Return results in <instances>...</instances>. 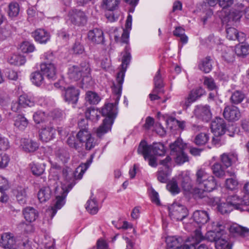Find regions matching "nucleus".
<instances>
[{
    "instance_id": "nucleus-1",
    "label": "nucleus",
    "mask_w": 249,
    "mask_h": 249,
    "mask_svg": "<svg viewBox=\"0 0 249 249\" xmlns=\"http://www.w3.org/2000/svg\"><path fill=\"white\" fill-rule=\"evenodd\" d=\"M111 89L114 96H115V103L106 104L102 109V115L107 116V117L104 120L102 124L96 130V135L99 138L102 137L105 134L111 130L114 119L117 115L116 106L119 103L121 96L122 91H121L120 95L118 99V94L113 91V85L111 86Z\"/></svg>"
},
{
    "instance_id": "nucleus-2",
    "label": "nucleus",
    "mask_w": 249,
    "mask_h": 249,
    "mask_svg": "<svg viewBox=\"0 0 249 249\" xmlns=\"http://www.w3.org/2000/svg\"><path fill=\"white\" fill-rule=\"evenodd\" d=\"M130 50V48L127 45L125 48V53L122 58L121 68L120 71L117 73L116 81L113 82V90L114 92L118 94V99L119 97L121 90H122V85L124 82L125 72L131 59Z\"/></svg>"
},
{
    "instance_id": "nucleus-3",
    "label": "nucleus",
    "mask_w": 249,
    "mask_h": 249,
    "mask_svg": "<svg viewBox=\"0 0 249 249\" xmlns=\"http://www.w3.org/2000/svg\"><path fill=\"white\" fill-rule=\"evenodd\" d=\"M65 182L61 183V186L59 188L56 186L55 188V193L56 194V202L53 207L51 209L52 215L53 218L56 214L57 210L60 209L65 204V198L66 197L68 192L72 189L74 184H72L68 179L66 178Z\"/></svg>"
},
{
    "instance_id": "nucleus-4",
    "label": "nucleus",
    "mask_w": 249,
    "mask_h": 249,
    "mask_svg": "<svg viewBox=\"0 0 249 249\" xmlns=\"http://www.w3.org/2000/svg\"><path fill=\"white\" fill-rule=\"evenodd\" d=\"M166 150L164 145L160 142L148 145L144 140L141 142L137 150L138 154L143 156H164Z\"/></svg>"
},
{
    "instance_id": "nucleus-5",
    "label": "nucleus",
    "mask_w": 249,
    "mask_h": 249,
    "mask_svg": "<svg viewBox=\"0 0 249 249\" xmlns=\"http://www.w3.org/2000/svg\"><path fill=\"white\" fill-rule=\"evenodd\" d=\"M88 121L87 120L81 119L78 123L80 130L77 134V138L81 143H85V148L89 150L93 148L96 144L94 139L91 136L90 132L88 130L87 126Z\"/></svg>"
},
{
    "instance_id": "nucleus-6",
    "label": "nucleus",
    "mask_w": 249,
    "mask_h": 249,
    "mask_svg": "<svg viewBox=\"0 0 249 249\" xmlns=\"http://www.w3.org/2000/svg\"><path fill=\"white\" fill-rule=\"evenodd\" d=\"M243 13L245 14L246 18L249 19V7L244 10L242 3H236L234 5L233 10L228 15L225 16L222 21L223 23H228V25L233 24L234 22L240 19Z\"/></svg>"
},
{
    "instance_id": "nucleus-7",
    "label": "nucleus",
    "mask_w": 249,
    "mask_h": 249,
    "mask_svg": "<svg viewBox=\"0 0 249 249\" xmlns=\"http://www.w3.org/2000/svg\"><path fill=\"white\" fill-rule=\"evenodd\" d=\"M90 68L88 63H84L79 67L72 66L69 68L68 75L73 81H77L81 77L89 78L90 75Z\"/></svg>"
},
{
    "instance_id": "nucleus-8",
    "label": "nucleus",
    "mask_w": 249,
    "mask_h": 249,
    "mask_svg": "<svg viewBox=\"0 0 249 249\" xmlns=\"http://www.w3.org/2000/svg\"><path fill=\"white\" fill-rule=\"evenodd\" d=\"M169 215L174 221H181L188 215V210L184 206L173 203L168 208Z\"/></svg>"
},
{
    "instance_id": "nucleus-9",
    "label": "nucleus",
    "mask_w": 249,
    "mask_h": 249,
    "mask_svg": "<svg viewBox=\"0 0 249 249\" xmlns=\"http://www.w3.org/2000/svg\"><path fill=\"white\" fill-rule=\"evenodd\" d=\"M212 230L208 231L206 235V238L210 242H215L219 238L224 236L225 233L224 226L219 222H213Z\"/></svg>"
},
{
    "instance_id": "nucleus-10",
    "label": "nucleus",
    "mask_w": 249,
    "mask_h": 249,
    "mask_svg": "<svg viewBox=\"0 0 249 249\" xmlns=\"http://www.w3.org/2000/svg\"><path fill=\"white\" fill-rule=\"evenodd\" d=\"M246 197L244 196L242 198L236 195H233L229 196L226 201L232 206V209L243 211L245 210L246 206H249V196L247 199H246Z\"/></svg>"
},
{
    "instance_id": "nucleus-11",
    "label": "nucleus",
    "mask_w": 249,
    "mask_h": 249,
    "mask_svg": "<svg viewBox=\"0 0 249 249\" xmlns=\"http://www.w3.org/2000/svg\"><path fill=\"white\" fill-rule=\"evenodd\" d=\"M68 17L72 24L78 26L84 25L87 21L85 13L80 10L71 9L68 13Z\"/></svg>"
},
{
    "instance_id": "nucleus-12",
    "label": "nucleus",
    "mask_w": 249,
    "mask_h": 249,
    "mask_svg": "<svg viewBox=\"0 0 249 249\" xmlns=\"http://www.w3.org/2000/svg\"><path fill=\"white\" fill-rule=\"evenodd\" d=\"M211 128L213 135L222 136L227 129L226 123L222 118L216 117L211 123Z\"/></svg>"
},
{
    "instance_id": "nucleus-13",
    "label": "nucleus",
    "mask_w": 249,
    "mask_h": 249,
    "mask_svg": "<svg viewBox=\"0 0 249 249\" xmlns=\"http://www.w3.org/2000/svg\"><path fill=\"white\" fill-rule=\"evenodd\" d=\"M223 115L226 120L230 121H237L241 116L239 108L233 105L227 106L224 108Z\"/></svg>"
},
{
    "instance_id": "nucleus-14",
    "label": "nucleus",
    "mask_w": 249,
    "mask_h": 249,
    "mask_svg": "<svg viewBox=\"0 0 249 249\" xmlns=\"http://www.w3.org/2000/svg\"><path fill=\"white\" fill-rule=\"evenodd\" d=\"M223 17H220L221 18V20H222V19L224 18ZM235 22H234L233 23H234ZM222 23L224 24H226L227 26H229L230 25H234L231 24V25H228V23L222 22ZM226 34H227V37L229 40H237L239 42H243L245 40V34L242 32H238L237 30H236L235 28L231 27H226Z\"/></svg>"
},
{
    "instance_id": "nucleus-15",
    "label": "nucleus",
    "mask_w": 249,
    "mask_h": 249,
    "mask_svg": "<svg viewBox=\"0 0 249 249\" xmlns=\"http://www.w3.org/2000/svg\"><path fill=\"white\" fill-rule=\"evenodd\" d=\"M187 144L184 143L179 138L170 144L171 154L175 156H187L186 152Z\"/></svg>"
},
{
    "instance_id": "nucleus-16",
    "label": "nucleus",
    "mask_w": 249,
    "mask_h": 249,
    "mask_svg": "<svg viewBox=\"0 0 249 249\" xmlns=\"http://www.w3.org/2000/svg\"><path fill=\"white\" fill-rule=\"evenodd\" d=\"M62 94L66 101L69 103L75 104L78 100L79 91L74 87L69 86L64 88Z\"/></svg>"
},
{
    "instance_id": "nucleus-17",
    "label": "nucleus",
    "mask_w": 249,
    "mask_h": 249,
    "mask_svg": "<svg viewBox=\"0 0 249 249\" xmlns=\"http://www.w3.org/2000/svg\"><path fill=\"white\" fill-rule=\"evenodd\" d=\"M196 117L205 122L209 121L212 118V113L209 106H198L194 110Z\"/></svg>"
},
{
    "instance_id": "nucleus-18",
    "label": "nucleus",
    "mask_w": 249,
    "mask_h": 249,
    "mask_svg": "<svg viewBox=\"0 0 249 249\" xmlns=\"http://www.w3.org/2000/svg\"><path fill=\"white\" fill-rule=\"evenodd\" d=\"M40 70L43 74L49 79H55L56 68L53 63L43 62L40 65Z\"/></svg>"
},
{
    "instance_id": "nucleus-19",
    "label": "nucleus",
    "mask_w": 249,
    "mask_h": 249,
    "mask_svg": "<svg viewBox=\"0 0 249 249\" xmlns=\"http://www.w3.org/2000/svg\"><path fill=\"white\" fill-rule=\"evenodd\" d=\"M132 23L126 22L125 29L123 30L121 37L117 34L118 29H115L114 32V38L116 42L127 44L129 41V30L131 28Z\"/></svg>"
},
{
    "instance_id": "nucleus-20",
    "label": "nucleus",
    "mask_w": 249,
    "mask_h": 249,
    "mask_svg": "<svg viewBox=\"0 0 249 249\" xmlns=\"http://www.w3.org/2000/svg\"><path fill=\"white\" fill-rule=\"evenodd\" d=\"M205 93V90L201 87H199L191 91L188 97L185 99L184 104L186 107H188L191 104L196 101L201 96Z\"/></svg>"
},
{
    "instance_id": "nucleus-21",
    "label": "nucleus",
    "mask_w": 249,
    "mask_h": 249,
    "mask_svg": "<svg viewBox=\"0 0 249 249\" xmlns=\"http://www.w3.org/2000/svg\"><path fill=\"white\" fill-rule=\"evenodd\" d=\"M88 38L93 43L100 44L104 39L103 32L98 28H94L90 30L88 34Z\"/></svg>"
},
{
    "instance_id": "nucleus-22",
    "label": "nucleus",
    "mask_w": 249,
    "mask_h": 249,
    "mask_svg": "<svg viewBox=\"0 0 249 249\" xmlns=\"http://www.w3.org/2000/svg\"><path fill=\"white\" fill-rule=\"evenodd\" d=\"M55 129L52 126L41 128L39 136L40 140L44 142H48L54 138Z\"/></svg>"
},
{
    "instance_id": "nucleus-23",
    "label": "nucleus",
    "mask_w": 249,
    "mask_h": 249,
    "mask_svg": "<svg viewBox=\"0 0 249 249\" xmlns=\"http://www.w3.org/2000/svg\"><path fill=\"white\" fill-rule=\"evenodd\" d=\"M22 214L25 220L29 223L35 221L38 216L37 211L32 207L24 208L22 210Z\"/></svg>"
},
{
    "instance_id": "nucleus-24",
    "label": "nucleus",
    "mask_w": 249,
    "mask_h": 249,
    "mask_svg": "<svg viewBox=\"0 0 249 249\" xmlns=\"http://www.w3.org/2000/svg\"><path fill=\"white\" fill-rule=\"evenodd\" d=\"M193 217L195 222L199 225H204L210 220L208 212L202 210H196L194 212Z\"/></svg>"
},
{
    "instance_id": "nucleus-25",
    "label": "nucleus",
    "mask_w": 249,
    "mask_h": 249,
    "mask_svg": "<svg viewBox=\"0 0 249 249\" xmlns=\"http://www.w3.org/2000/svg\"><path fill=\"white\" fill-rule=\"evenodd\" d=\"M212 199L213 205H217L218 211L222 214L229 213L232 210V206H231L227 201L226 203H222L221 199L217 197H213Z\"/></svg>"
},
{
    "instance_id": "nucleus-26",
    "label": "nucleus",
    "mask_w": 249,
    "mask_h": 249,
    "mask_svg": "<svg viewBox=\"0 0 249 249\" xmlns=\"http://www.w3.org/2000/svg\"><path fill=\"white\" fill-rule=\"evenodd\" d=\"M230 232L234 236L246 237L249 235V229L238 224H233L229 228Z\"/></svg>"
},
{
    "instance_id": "nucleus-27",
    "label": "nucleus",
    "mask_w": 249,
    "mask_h": 249,
    "mask_svg": "<svg viewBox=\"0 0 249 249\" xmlns=\"http://www.w3.org/2000/svg\"><path fill=\"white\" fill-rule=\"evenodd\" d=\"M0 243L5 249L12 248L16 243V239L13 233L4 232L1 234Z\"/></svg>"
},
{
    "instance_id": "nucleus-28",
    "label": "nucleus",
    "mask_w": 249,
    "mask_h": 249,
    "mask_svg": "<svg viewBox=\"0 0 249 249\" xmlns=\"http://www.w3.org/2000/svg\"><path fill=\"white\" fill-rule=\"evenodd\" d=\"M167 246L169 249H179L183 245V240L180 236H168L166 239Z\"/></svg>"
},
{
    "instance_id": "nucleus-29",
    "label": "nucleus",
    "mask_w": 249,
    "mask_h": 249,
    "mask_svg": "<svg viewBox=\"0 0 249 249\" xmlns=\"http://www.w3.org/2000/svg\"><path fill=\"white\" fill-rule=\"evenodd\" d=\"M32 34L35 40L40 43H46L50 37L49 33L42 29L36 30Z\"/></svg>"
},
{
    "instance_id": "nucleus-30",
    "label": "nucleus",
    "mask_w": 249,
    "mask_h": 249,
    "mask_svg": "<svg viewBox=\"0 0 249 249\" xmlns=\"http://www.w3.org/2000/svg\"><path fill=\"white\" fill-rule=\"evenodd\" d=\"M178 179L184 191L189 193L191 192L193 188L191 183V179L188 175L186 174L180 175L178 176Z\"/></svg>"
},
{
    "instance_id": "nucleus-31",
    "label": "nucleus",
    "mask_w": 249,
    "mask_h": 249,
    "mask_svg": "<svg viewBox=\"0 0 249 249\" xmlns=\"http://www.w3.org/2000/svg\"><path fill=\"white\" fill-rule=\"evenodd\" d=\"M92 157H91L86 163L81 164L76 169L73 174L75 179H81L82 178L84 174L92 162Z\"/></svg>"
},
{
    "instance_id": "nucleus-32",
    "label": "nucleus",
    "mask_w": 249,
    "mask_h": 249,
    "mask_svg": "<svg viewBox=\"0 0 249 249\" xmlns=\"http://www.w3.org/2000/svg\"><path fill=\"white\" fill-rule=\"evenodd\" d=\"M52 194V190L50 187H43L40 189L38 193V198L40 202H44L51 198Z\"/></svg>"
},
{
    "instance_id": "nucleus-33",
    "label": "nucleus",
    "mask_w": 249,
    "mask_h": 249,
    "mask_svg": "<svg viewBox=\"0 0 249 249\" xmlns=\"http://www.w3.org/2000/svg\"><path fill=\"white\" fill-rule=\"evenodd\" d=\"M14 125L19 130H24L27 126L28 121L27 119L22 115H18L15 117Z\"/></svg>"
},
{
    "instance_id": "nucleus-34",
    "label": "nucleus",
    "mask_w": 249,
    "mask_h": 249,
    "mask_svg": "<svg viewBox=\"0 0 249 249\" xmlns=\"http://www.w3.org/2000/svg\"><path fill=\"white\" fill-rule=\"evenodd\" d=\"M154 81L155 88L153 89V92L155 93H163V84L160 70L157 72L154 78Z\"/></svg>"
},
{
    "instance_id": "nucleus-35",
    "label": "nucleus",
    "mask_w": 249,
    "mask_h": 249,
    "mask_svg": "<svg viewBox=\"0 0 249 249\" xmlns=\"http://www.w3.org/2000/svg\"><path fill=\"white\" fill-rule=\"evenodd\" d=\"M92 197V196H91L90 199L88 200L86 208L90 213L95 214L99 211L98 203L95 198Z\"/></svg>"
},
{
    "instance_id": "nucleus-36",
    "label": "nucleus",
    "mask_w": 249,
    "mask_h": 249,
    "mask_svg": "<svg viewBox=\"0 0 249 249\" xmlns=\"http://www.w3.org/2000/svg\"><path fill=\"white\" fill-rule=\"evenodd\" d=\"M19 102L23 107L34 106L36 101L33 96L23 94L19 97Z\"/></svg>"
},
{
    "instance_id": "nucleus-37",
    "label": "nucleus",
    "mask_w": 249,
    "mask_h": 249,
    "mask_svg": "<svg viewBox=\"0 0 249 249\" xmlns=\"http://www.w3.org/2000/svg\"><path fill=\"white\" fill-rule=\"evenodd\" d=\"M22 148L27 152H32L36 151L38 147L37 142L31 140L24 139L22 142Z\"/></svg>"
},
{
    "instance_id": "nucleus-38",
    "label": "nucleus",
    "mask_w": 249,
    "mask_h": 249,
    "mask_svg": "<svg viewBox=\"0 0 249 249\" xmlns=\"http://www.w3.org/2000/svg\"><path fill=\"white\" fill-rule=\"evenodd\" d=\"M199 69L205 73L209 72L212 69V60L210 56L203 59L198 65Z\"/></svg>"
},
{
    "instance_id": "nucleus-39",
    "label": "nucleus",
    "mask_w": 249,
    "mask_h": 249,
    "mask_svg": "<svg viewBox=\"0 0 249 249\" xmlns=\"http://www.w3.org/2000/svg\"><path fill=\"white\" fill-rule=\"evenodd\" d=\"M200 185H202L207 192H211L216 188V183L214 177L210 176Z\"/></svg>"
},
{
    "instance_id": "nucleus-40",
    "label": "nucleus",
    "mask_w": 249,
    "mask_h": 249,
    "mask_svg": "<svg viewBox=\"0 0 249 249\" xmlns=\"http://www.w3.org/2000/svg\"><path fill=\"white\" fill-rule=\"evenodd\" d=\"M245 98V94L240 90L233 92L230 97L231 102L235 105L241 103Z\"/></svg>"
},
{
    "instance_id": "nucleus-41",
    "label": "nucleus",
    "mask_w": 249,
    "mask_h": 249,
    "mask_svg": "<svg viewBox=\"0 0 249 249\" xmlns=\"http://www.w3.org/2000/svg\"><path fill=\"white\" fill-rule=\"evenodd\" d=\"M234 53L233 48L223 46L222 48V57L228 62L233 60Z\"/></svg>"
},
{
    "instance_id": "nucleus-42",
    "label": "nucleus",
    "mask_w": 249,
    "mask_h": 249,
    "mask_svg": "<svg viewBox=\"0 0 249 249\" xmlns=\"http://www.w3.org/2000/svg\"><path fill=\"white\" fill-rule=\"evenodd\" d=\"M120 3V0H103V7L105 9L113 11L116 9Z\"/></svg>"
},
{
    "instance_id": "nucleus-43",
    "label": "nucleus",
    "mask_w": 249,
    "mask_h": 249,
    "mask_svg": "<svg viewBox=\"0 0 249 249\" xmlns=\"http://www.w3.org/2000/svg\"><path fill=\"white\" fill-rule=\"evenodd\" d=\"M16 197L20 204L25 203L27 197L26 189L22 187H18Z\"/></svg>"
},
{
    "instance_id": "nucleus-44",
    "label": "nucleus",
    "mask_w": 249,
    "mask_h": 249,
    "mask_svg": "<svg viewBox=\"0 0 249 249\" xmlns=\"http://www.w3.org/2000/svg\"><path fill=\"white\" fill-rule=\"evenodd\" d=\"M100 112L97 109L92 108L87 109L85 113V115L87 119L92 121H97L100 118Z\"/></svg>"
},
{
    "instance_id": "nucleus-45",
    "label": "nucleus",
    "mask_w": 249,
    "mask_h": 249,
    "mask_svg": "<svg viewBox=\"0 0 249 249\" xmlns=\"http://www.w3.org/2000/svg\"><path fill=\"white\" fill-rule=\"evenodd\" d=\"M85 99L89 104H97L100 101V98L96 93L89 91L86 94Z\"/></svg>"
},
{
    "instance_id": "nucleus-46",
    "label": "nucleus",
    "mask_w": 249,
    "mask_h": 249,
    "mask_svg": "<svg viewBox=\"0 0 249 249\" xmlns=\"http://www.w3.org/2000/svg\"><path fill=\"white\" fill-rule=\"evenodd\" d=\"M196 175V181L199 185L210 177L205 170L202 168L197 170Z\"/></svg>"
},
{
    "instance_id": "nucleus-47",
    "label": "nucleus",
    "mask_w": 249,
    "mask_h": 249,
    "mask_svg": "<svg viewBox=\"0 0 249 249\" xmlns=\"http://www.w3.org/2000/svg\"><path fill=\"white\" fill-rule=\"evenodd\" d=\"M19 12V6L17 2H12L8 6V14L10 18L17 17Z\"/></svg>"
},
{
    "instance_id": "nucleus-48",
    "label": "nucleus",
    "mask_w": 249,
    "mask_h": 249,
    "mask_svg": "<svg viewBox=\"0 0 249 249\" xmlns=\"http://www.w3.org/2000/svg\"><path fill=\"white\" fill-rule=\"evenodd\" d=\"M9 62L14 65H21L25 63V59L21 55L13 54L9 59Z\"/></svg>"
},
{
    "instance_id": "nucleus-49",
    "label": "nucleus",
    "mask_w": 249,
    "mask_h": 249,
    "mask_svg": "<svg viewBox=\"0 0 249 249\" xmlns=\"http://www.w3.org/2000/svg\"><path fill=\"white\" fill-rule=\"evenodd\" d=\"M167 190L172 194H178L180 192V188L178 186L177 181L174 178H173L167 184Z\"/></svg>"
},
{
    "instance_id": "nucleus-50",
    "label": "nucleus",
    "mask_w": 249,
    "mask_h": 249,
    "mask_svg": "<svg viewBox=\"0 0 249 249\" xmlns=\"http://www.w3.org/2000/svg\"><path fill=\"white\" fill-rule=\"evenodd\" d=\"M31 79L32 83L37 86H40L44 82L43 76L39 71H36L32 73Z\"/></svg>"
},
{
    "instance_id": "nucleus-51",
    "label": "nucleus",
    "mask_w": 249,
    "mask_h": 249,
    "mask_svg": "<svg viewBox=\"0 0 249 249\" xmlns=\"http://www.w3.org/2000/svg\"><path fill=\"white\" fill-rule=\"evenodd\" d=\"M222 236L216 240L215 246L217 249H231V247L228 241Z\"/></svg>"
},
{
    "instance_id": "nucleus-52",
    "label": "nucleus",
    "mask_w": 249,
    "mask_h": 249,
    "mask_svg": "<svg viewBox=\"0 0 249 249\" xmlns=\"http://www.w3.org/2000/svg\"><path fill=\"white\" fill-rule=\"evenodd\" d=\"M184 29L181 27H177L173 31L175 36L180 37V41L183 43H186L188 41V37L185 35Z\"/></svg>"
},
{
    "instance_id": "nucleus-53",
    "label": "nucleus",
    "mask_w": 249,
    "mask_h": 249,
    "mask_svg": "<svg viewBox=\"0 0 249 249\" xmlns=\"http://www.w3.org/2000/svg\"><path fill=\"white\" fill-rule=\"evenodd\" d=\"M235 53L239 56H245L249 53V45L248 44H241L236 46Z\"/></svg>"
},
{
    "instance_id": "nucleus-54",
    "label": "nucleus",
    "mask_w": 249,
    "mask_h": 249,
    "mask_svg": "<svg viewBox=\"0 0 249 249\" xmlns=\"http://www.w3.org/2000/svg\"><path fill=\"white\" fill-rule=\"evenodd\" d=\"M209 139L208 134L205 133H201L198 134L195 139V142L197 145L205 144Z\"/></svg>"
},
{
    "instance_id": "nucleus-55",
    "label": "nucleus",
    "mask_w": 249,
    "mask_h": 249,
    "mask_svg": "<svg viewBox=\"0 0 249 249\" xmlns=\"http://www.w3.org/2000/svg\"><path fill=\"white\" fill-rule=\"evenodd\" d=\"M35 48L34 45L28 41L23 42L20 45V49L24 53H32Z\"/></svg>"
},
{
    "instance_id": "nucleus-56",
    "label": "nucleus",
    "mask_w": 249,
    "mask_h": 249,
    "mask_svg": "<svg viewBox=\"0 0 249 249\" xmlns=\"http://www.w3.org/2000/svg\"><path fill=\"white\" fill-rule=\"evenodd\" d=\"M31 168L33 174L36 176H40L44 172V169L40 165L35 163L31 164Z\"/></svg>"
},
{
    "instance_id": "nucleus-57",
    "label": "nucleus",
    "mask_w": 249,
    "mask_h": 249,
    "mask_svg": "<svg viewBox=\"0 0 249 249\" xmlns=\"http://www.w3.org/2000/svg\"><path fill=\"white\" fill-rule=\"evenodd\" d=\"M238 181L234 178H228L226 180L225 185L227 188L233 190L237 188Z\"/></svg>"
},
{
    "instance_id": "nucleus-58",
    "label": "nucleus",
    "mask_w": 249,
    "mask_h": 249,
    "mask_svg": "<svg viewBox=\"0 0 249 249\" xmlns=\"http://www.w3.org/2000/svg\"><path fill=\"white\" fill-rule=\"evenodd\" d=\"M148 191L149 192V195L150 196L152 201L157 205H159L160 201L158 193L154 189L152 186H150L148 188Z\"/></svg>"
},
{
    "instance_id": "nucleus-59",
    "label": "nucleus",
    "mask_w": 249,
    "mask_h": 249,
    "mask_svg": "<svg viewBox=\"0 0 249 249\" xmlns=\"http://www.w3.org/2000/svg\"><path fill=\"white\" fill-rule=\"evenodd\" d=\"M203 84L210 90H213L216 88L214 81L212 77H205Z\"/></svg>"
},
{
    "instance_id": "nucleus-60",
    "label": "nucleus",
    "mask_w": 249,
    "mask_h": 249,
    "mask_svg": "<svg viewBox=\"0 0 249 249\" xmlns=\"http://www.w3.org/2000/svg\"><path fill=\"white\" fill-rule=\"evenodd\" d=\"M200 188H193L190 193L193 194L197 197L202 198L205 196V192H207L202 185H200Z\"/></svg>"
},
{
    "instance_id": "nucleus-61",
    "label": "nucleus",
    "mask_w": 249,
    "mask_h": 249,
    "mask_svg": "<svg viewBox=\"0 0 249 249\" xmlns=\"http://www.w3.org/2000/svg\"><path fill=\"white\" fill-rule=\"evenodd\" d=\"M213 173L218 177H222L224 175V171L222 169L221 165L219 163H215L213 166Z\"/></svg>"
},
{
    "instance_id": "nucleus-62",
    "label": "nucleus",
    "mask_w": 249,
    "mask_h": 249,
    "mask_svg": "<svg viewBox=\"0 0 249 249\" xmlns=\"http://www.w3.org/2000/svg\"><path fill=\"white\" fill-rule=\"evenodd\" d=\"M45 113L41 111H36L33 115L34 120L36 124H39L45 120Z\"/></svg>"
},
{
    "instance_id": "nucleus-63",
    "label": "nucleus",
    "mask_w": 249,
    "mask_h": 249,
    "mask_svg": "<svg viewBox=\"0 0 249 249\" xmlns=\"http://www.w3.org/2000/svg\"><path fill=\"white\" fill-rule=\"evenodd\" d=\"M169 175V172L168 171L164 172L162 170H160L158 172L157 178L160 182L165 183L168 179Z\"/></svg>"
},
{
    "instance_id": "nucleus-64",
    "label": "nucleus",
    "mask_w": 249,
    "mask_h": 249,
    "mask_svg": "<svg viewBox=\"0 0 249 249\" xmlns=\"http://www.w3.org/2000/svg\"><path fill=\"white\" fill-rule=\"evenodd\" d=\"M202 150L200 148L193 147L192 146H188L187 145L186 146V152L187 155L188 154V152H189V154L192 155L196 156L200 154Z\"/></svg>"
}]
</instances>
